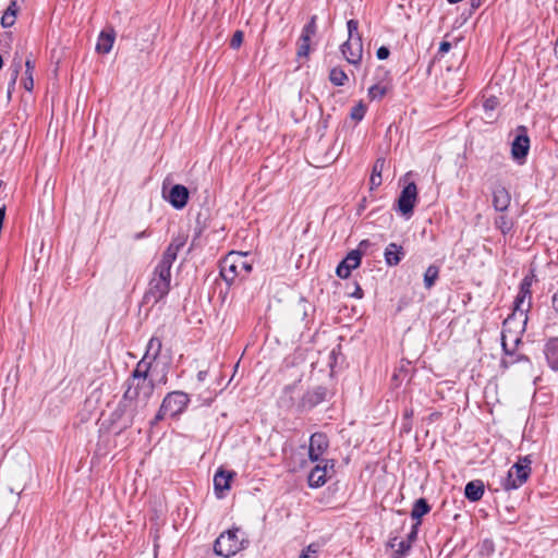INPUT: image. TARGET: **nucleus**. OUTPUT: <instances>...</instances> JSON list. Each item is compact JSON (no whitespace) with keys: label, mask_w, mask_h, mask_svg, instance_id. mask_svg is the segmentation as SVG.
I'll list each match as a JSON object with an SVG mask.
<instances>
[{"label":"nucleus","mask_w":558,"mask_h":558,"mask_svg":"<svg viewBox=\"0 0 558 558\" xmlns=\"http://www.w3.org/2000/svg\"><path fill=\"white\" fill-rule=\"evenodd\" d=\"M483 547L489 550H494V544L490 539H485L483 542Z\"/></svg>","instance_id":"58"},{"label":"nucleus","mask_w":558,"mask_h":558,"mask_svg":"<svg viewBox=\"0 0 558 558\" xmlns=\"http://www.w3.org/2000/svg\"><path fill=\"white\" fill-rule=\"evenodd\" d=\"M206 376H207V371H199V372L197 373V379H198V381H203V380H205Z\"/></svg>","instance_id":"59"},{"label":"nucleus","mask_w":558,"mask_h":558,"mask_svg":"<svg viewBox=\"0 0 558 558\" xmlns=\"http://www.w3.org/2000/svg\"><path fill=\"white\" fill-rule=\"evenodd\" d=\"M244 34L242 31H235L230 40V48L239 49L243 43Z\"/></svg>","instance_id":"43"},{"label":"nucleus","mask_w":558,"mask_h":558,"mask_svg":"<svg viewBox=\"0 0 558 558\" xmlns=\"http://www.w3.org/2000/svg\"><path fill=\"white\" fill-rule=\"evenodd\" d=\"M189 201V190L182 184H175L170 189L168 202L175 209H182Z\"/></svg>","instance_id":"17"},{"label":"nucleus","mask_w":558,"mask_h":558,"mask_svg":"<svg viewBox=\"0 0 558 558\" xmlns=\"http://www.w3.org/2000/svg\"><path fill=\"white\" fill-rule=\"evenodd\" d=\"M151 365L153 363L142 357L137 362L135 368L133 369L128 380H131V383H134V380H148V374L151 368Z\"/></svg>","instance_id":"24"},{"label":"nucleus","mask_w":558,"mask_h":558,"mask_svg":"<svg viewBox=\"0 0 558 558\" xmlns=\"http://www.w3.org/2000/svg\"><path fill=\"white\" fill-rule=\"evenodd\" d=\"M347 27L349 33L348 40L356 43L357 35H360L357 32L359 22L356 20L351 19L347 22Z\"/></svg>","instance_id":"39"},{"label":"nucleus","mask_w":558,"mask_h":558,"mask_svg":"<svg viewBox=\"0 0 558 558\" xmlns=\"http://www.w3.org/2000/svg\"><path fill=\"white\" fill-rule=\"evenodd\" d=\"M116 39V32L113 28L101 31L96 44V51L99 53H109L112 49Z\"/></svg>","instance_id":"20"},{"label":"nucleus","mask_w":558,"mask_h":558,"mask_svg":"<svg viewBox=\"0 0 558 558\" xmlns=\"http://www.w3.org/2000/svg\"><path fill=\"white\" fill-rule=\"evenodd\" d=\"M439 278V267L436 265H429L424 272V287L429 290L434 287Z\"/></svg>","instance_id":"31"},{"label":"nucleus","mask_w":558,"mask_h":558,"mask_svg":"<svg viewBox=\"0 0 558 558\" xmlns=\"http://www.w3.org/2000/svg\"><path fill=\"white\" fill-rule=\"evenodd\" d=\"M171 265L162 260L156 264L142 299L143 305L151 308L167 298L171 290Z\"/></svg>","instance_id":"2"},{"label":"nucleus","mask_w":558,"mask_h":558,"mask_svg":"<svg viewBox=\"0 0 558 558\" xmlns=\"http://www.w3.org/2000/svg\"><path fill=\"white\" fill-rule=\"evenodd\" d=\"M363 290L361 289L360 286H356L355 288V291L352 293V296L356 298V299H362L363 298Z\"/></svg>","instance_id":"54"},{"label":"nucleus","mask_w":558,"mask_h":558,"mask_svg":"<svg viewBox=\"0 0 558 558\" xmlns=\"http://www.w3.org/2000/svg\"><path fill=\"white\" fill-rule=\"evenodd\" d=\"M294 390H295V385H288L283 388L282 395L278 399V403H279L280 408L289 410L294 405V397H293Z\"/></svg>","instance_id":"30"},{"label":"nucleus","mask_w":558,"mask_h":558,"mask_svg":"<svg viewBox=\"0 0 558 558\" xmlns=\"http://www.w3.org/2000/svg\"><path fill=\"white\" fill-rule=\"evenodd\" d=\"M329 447V440L325 433L316 432L311 435L308 444V458L312 462L324 460L322 456Z\"/></svg>","instance_id":"12"},{"label":"nucleus","mask_w":558,"mask_h":558,"mask_svg":"<svg viewBox=\"0 0 558 558\" xmlns=\"http://www.w3.org/2000/svg\"><path fill=\"white\" fill-rule=\"evenodd\" d=\"M166 416H169L167 412H161V407L157 411L155 417L150 421V425L154 426L158 424L160 421H162Z\"/></svg>","instance_id":"47"},{"label":"nucleus","mask_w":558,"mask_h":558,"mask_svg":"<svg viewBox=\"0 0 558 558\" xmlns=\"http://www.w3.org/2000/svg\"><path fill=\"white\" fill-rule=\"evenodd\" d=\"M162 349V341L159 337L153 336L146 347L144 359L154 363L160 355Z\"/></svg>","instance_id":"26"},{"label":"nucleus","mask_w":558,"mask_h":558,"mask_svg":"<svg viewBox=\"0 0 558 558\" xmlns=\"http://www.w3.org/2000/svg\"><path fill=\"white\" fill-rule=\"evenodd\" d=\"M190 396L181 390L168 392L161 402V412H167L170 417L181 415L190 404Z\"/></svg>","instance_id":"6"},{"label":"nucleus","mask_w":558,"mask_h":558,"mask_svg":"<svg viewBox=\"0 0 558 558\" xmlns=\"http://www.w3.org/2000/svg\"><path fill=\"white\" fill-rule=\"evenodd\" d=\"M507 328L508 327H504V330L501 333V347H502V350H504L506 356L513 357L514 356V348L511 349L508 345L507 339L509 336L506 333Z\"/></svg>","instance_id":"41"},{"label":"nucleus","mask_w":558,"mask_h":558,"mask_svg":"<svg viewBox=\"0 0 558 558\" xmlns=\"http://www.w3.org/2000/svg\"><path fill=\"white\" fill-rule=\"evenodd\" d=\"M532 460L530 456L519 457L518 461L508 470L500 481L504 490L510 492L520 488L532 474Z\"/></svg>","instance_id":"4"},{"label":"nucleus","mask_w":558,"mask_h":558,"mask_svg":"<svg viewBox=\"0 0 558 558\" xmlns=\"http://www.w3.org/2000/svg\"><path fill=\"white\" fill-rule=\"evenodd\" d=\"M341 52L349 63H360L363 52L361 35H357L356 43L350 40L344 41L341 45Z\"/></svg>","instance_id":"16"},{"label":"nucleus","mask_w":558,"mask_h":558,"mask_svg":"<svg viewBox=\"0 0 558 558\" xmlns=\"http://www.w3.org/2000/svg\"><path fill=\"white\" fill-rule=\"evenodd\" d=\"M451 49V44L449 41H441L440 45H439V48H438V52L440 54H445L447 52H449Z\"/></svg>","instance_id":"49"},{"label":"nucleus","mask_w":558,"mask_h":558,"mask_svg":"<svg viewBox=\"0 0 558 558\" xmlns=\"http://www.w3.org/2000/svg\"><path fill=\"white\" fill-rule=\"evenodd\" d=\"M531 310V300L527 296H522L518 293L513 302V312L505 319L504 327H509L517 318L522 323L521 332L524 330V326L527 322V313Z\"/></svg>","instance_id":"10"},{"label":"nucleus","mask_w":558,"mask_h":558,"mask_svg":"<svg viewBox=\"0 0 558 558\" xmlns=\"http://www.w3.org/2000/svg\"><path fill=\"white\" fill-rule=\"evenodd\" d=\"M233 472H228L219 469L214 476V487L219 498L222 497L221 493L230 489V482L233 477Z\"/></svg>","instance_id":"21"},{"label":"nucleus","mask_w":558,"mask_h":558,"mask_svg":"<svg viewBox=\"0 0 558 558\" xmlns=\"http://www.w3.org/2000/svg\"><path fill=\"white\" fill-rule=\"evenodd\" d=\"M317 33V15H312L308 22L303 26L301 34L312 38Z\"/></svg>","instance_id":"36"},{"label":"nucleus","mask_w":558,"mask_h":558,"mask_svg":"<svg viewBox=\"0 0 558 558\" xmlns=\"http://www.w3.org/2000/svg\"><path fill=\"white\" fill-rule=\"evenodd\" d=\"M544 354L547 361L548 366L558 372V338H550L545 347Z\"/></svg>","instance_id":"22"},{"label":"nucleus","mask_w":558,"mask_h":558,"mask_svg":"<svg viewBox=\"0 0 558 558\" xmlns=\"http://www.w3.org/2000/svg\"><path fill=\"white\" fill-rule=\"evenodd\" d=\"M534 279H535V274L533 271H531L520 282L519 293H521L522 296H527V300H532L531 288H532Z\"/></svg>","instance_id":"32"},{"label":"nucleus","mask_w":558,"mask_h":558,"mask_svg":"<svg viewBox=\"0 0 558 558\" xmlns=\"http://www.w3.org/2000/svg\"><path fill=\"white\" fill-rule=\"evenodd\" d=\"M185 242L186 238L183 235L172 238L171 242L162 253L161 258L159 260H162L172 266L178 257V253L185 245Z\"/></svg>","instance_id":"18"},{"label":"nucleus","mask_w":558,"mask_h":558,"mask_svg":"<svg viewBox=\"0 0 558 558\" xmlns=\"http://www.w3.org/2000/svg\"><path fill=\"white\" fill-rule=\"evenodd\" d=\"M25 66H26V70H25L26 77L24 80V88L28 92H32L34 88L33 72L35 70V61L27 58L25 61Z\"/></svg>","instance_id":"34"},{"label":"nucleus","mask_w":558,"mask_h":558,"mask_svg":"<svg viewBox=\"0 0 558 558\" xmlns=\"http://www.w3.org/2000/svg\"><path fill=\"white\" fill-rule=\"evenodd\" d=\"M499 105V100L496 96H489L486 98L483 102V108L485 112H492L494 111Z\"/></svg>","instance_id":"42"},{"label":"nucleus","mask_w":558,"mask_h":558,"mask_svg":"<svg viewBox=\"0 0 558 558\" xmlns=\"http://www.w3.org/2000/svg\"><path fill=\"white\" fill-rule=\"evenodd\" d=\"M363 253L360 250H352L347 256L338 264L336 275L341 279L350 277L351 271L357 268L361 264Z\"/></svg>","instance_id":"13"},{"label":"nucleus","mask_w":558,"mask_h":558,"mask_svg":"<svg viewBox=\"0 0 558 558\" xmlns=\"http://www.w3.org/2000/svg\"><path fill=\"white\" fill-rule=\"evenodd\" d=\"M514 357H515V355L513 357L506 356L505 359H507L508 361H513Z\"/></svg>","instance_id":"63"},{"label":"nucleus","mask_w":558,"mask_h":558,"mask_svg":"<svg viewBox=\"0 0 558 558\" xmlns=\"http://www.w3.org/2000/svg\"><path fill=\"white\" fill-rule=\"evenodd\" d=\"M492 204L496 211L506 213L511 204V194L508 189L501 184H495L492 187Z\"/></svg>","instance_id":"14"},{"label":"nucleus","mask_w":558,"mask_h":558,"mask_svg":"<svg viewBox=\"0 0 558 558\" xmlns=\"http://www.w3.org/2000/svg\"><path fill=\"white\" fill-rule=\"evenodd\" d=\"M530 150V137L525 126L518 128V134L511 143V157L519 165H523Z\"/></svg>","instance_id":"8"},{"label":"nucleus","mask_w":558,"mask_h":558,"mask_svg":"<svg viewBox=\"0 0 558 558\" xmlns=\"http://www.w3.org/2000/svg\"><path fill=\"white\" fill-rule=\"evenodd\" d=\"M494 225L504 235H507L513 229L514 222L506 213H500L494 219Z\"/></svg>","instance_id":"29"},{"label":"nucleus","mask_w":558,"mask_h":558,"mask_svg":"<svg viewBox=\"0 0 558 558\" xmlns=\"http://www.w3.org/2000/svg\"><path fill=\"white\" fill-rule=\"evenodd\" d=\"M399 542H400L399 541V536L398 535H392V533H391L390 536H389L387 546L390 547V548H396V546H397V544Z\"/></svg>","instance_id":"51"},{"label":"nucleus","mask_w":558,"mask_h":558,"mask_svg":"<svg viewBox=\"0 0 558 558\" xmlns=\"http://www.w3.org/2000/svg\"><path fill=\"white\" fill-rule=\"evenodd\" d=\"M122 400L112 413L113 417L122 418L120 432L133 425L135 416L144 411L155 390L153 380H126Z\"/></svg>","instance_id":"1"},{"label":"nucleus","mask_w":558,"mask_h":558,"mask_svg":"<svg viewBox=\"0 0 558 558\" xmlns=\"http://www.w3.org/2000/svg\"><path fill=\"white\" fill-rule=\"evenodd\" d=\"M329 81L335 86H343L348 81L345 72L341 68H332L329 72Z\"/></svg>","instance_id":"33"},{"label":"nucleus","mask_w":558,"mask_h":558,"mask_svg":"<svg viewBox=\"0 0 558 558\" xmlns=\"http://www.w3.org/2000/svg\"><path fill=\"white\" fill-rule=\"evenodd\" d=\"M420 526H421V524H417V523H414L412 525L411 531L408 534L407 539H405L407 542H410V546H412V544L416 541Z\"/></svg>","instance_id":"45"},{"label":"nucleus","mask_w":558,"mask_h":558,"mask_svg":"<svg viewBox=\"0 0 558 558\" xmlns=\"http://www.w3.org/2000/svg\"><path fill=\"white\" fill-rule=\"evenodd\" d=\"M166 416H169L167 412H161V407L157 411L155 417L150 421V425L154 426L158 424L160 421H162Z\"/></svg>","instance_id":"48"},{"label":"nucleus","mask_w":558,"mask_h":558,"mask_svg":"<svg viewBox=\"0 0 558 558\" xmlns=\"http://www.w3.org/2000/svg\"><path fill=\"white\" fill-rule=\"evenodd\" d=\"M150 235H151V232H150L148 229H146V230H144V231H141V232L135 233V234L133 235V239H134L135 241H138V240H142V239H145V238H149Z\"/></svg>","instance_id":"50"},{"label":"nucleus","mask_w":558,"mask_h":558,"mask_svg":"<svg viewBox=\"0 0 558 558\" xmlns=\"http://www.w3.org/2000/svg\"><path fill=\"white\" fill-rule=\"evenodd\" d=\"M327 395V389L323 386H317L313 390L306 391L299 403L301 411L311 410L322 403Z\"/></svg>","instance_id":"15"},{"label":"nucleus","mask_w":558,"mask_h":558,"mask_svg":"<svg viewBox=\"0 0 558 558\" xmlns=\"http://www.w3.org/2000/svg\"><path fill=\"white\" fill-rule=\"evenodd\" d=\"M485 486L483 481L474 480L469 482L464 488V496L468 500L475 502L482 499Z\"/></svg>","instance_id":"23"},{"label":"nucleus","mask_w":558,"mask_h":558,"mask_svg":"<svg viewBox=\"0 0 558 558\" xmlns=\"http://www.w3.org/2000/svg\"><path fill=\"white\" fill-rule=\"evenodd\" d=\"M390 56V50L388 47L386 46H381L377 49L376 51V57L379 59V60H386L388 59V57Z\"/></svg>","instance_id":"46"},{"label":"nucleus","mask_w":558,"mask_h":558,"mask_svg":"<svg viewBox=\"0 0 558 558\" xmlns=\"http://www.w3.org/2000/svg\"><path fill=\"white\" fill-rule=\"evenodd\" d=\"M432 507L425 498H418L414 501L411 518L415 521L414 523L422 524V518L430 511Z\"/></svg>","instance_id":"25"},{"label":"nucleus","mask_w":558,"mask_h":558,"mask_svg":"<svg viewBox=\"0 0 558 558\" xmlns=\"http://www.w3.org/2000/svg\"><path fill=\"white\" fill-rule=\"evenodd\" d=\"M417 202V187L414 182L408 183L398 197V210L409 218L413 214V209Z\"/></svg>","instance_id":"9"},{"label":"nucleus","mask_w":558,"mask_h":558,"mask_svg":"<svg viewBox=\"0 0 558 558\" xmlns=\"http://www.w3.org/2000/svg\"><path fill=\"white\" fill-rule=\"evenodd\" d=\"M519 362H529V357L526 355H523V354H515V357L513 361H508L507 359H502L501 360V365L506 368H508L509 366L515 364V363H519Z\"/></svg>","instance_id":"44"},{"label":"nucleus","mask_w":558,"mask_h":558,"mask_svg":"<svg viewBox=\"0 0 558 558\" xmlns=\"http://www.w3.org/2000/svg\"><path fill=\"white\" fill-rule=\"evenodd\" d=\"M520 342H521V337H520V335H513V343H514V347H515V345H518Z\"/></svg>","instance_id":"60"},{"label":"nucleus","mask_w":558,"mask_h":558,"mask_svg":"<svg viewBox=\"0 0 558 558\" xmlns=\"http://www.w3.org/2000/svg\"><path fill=\"white\" fill-rule=\"evenodd\" d=\"M371 246V242L368 240H362L360 243H359V246L356 250H360L362 253L365 252V250Z\"/></svg>","instance_id":"53"},{"label":"nucleus","mask_w":558,"mask_h":558,"mask_svg":"<svg viewBox=\"0 0 558 558\" xmlns=\"http://www.w3.org/2000/svg\"><path fill=\"white\" fill-rule=\"evenodd\" d=\"M19 5L15 0L11 1L7 10L3 12L1 16V25L2 27H11L14 25L16 20V14L19 12Z\"/></svg>","instance_id":"28"},{"label":"nucleus","mask_w":558,"mask_h":558,"mask_svg":"<svg viewBox=\"0 0 558 558\" xmlns=\"http://www.w3.org/2000/svg\"><path fill=\"white\" fill-rule=\"evenodd\" d=\"M252 270L253 262L247 253L230 252L219 263V275L229 287L246 279Z\"/></svg>","instance_id":"3"},{"label":"nucleus","mask_w":558,"mask_h":558,"mask_svg":"<svg viewBox=\"0 0 558 558\" xmlns=\"http://www.w3.org/2000/svg\"><path fill=\"white\" fill-rule=\"evenodd\" d=\"M239 527H232L222 532L214 543V553L223 558H230L245 548L247 541L240 538Z\"/></svg>","instance_id":"5"},{"label":"nucleus","mask_w":558,"mask_h":558,"mask_svg":"<svg viewBox=\"0 0 558 558\" xmlns=\"http://www.w3.org/2000/svg\"><path fill=\"white\" fill-rule=\"evenodd\" d=\"M317 464L311 470L307 482L311 488H318L326 484L330 477L329 472L333 471L335 460L316 461Z\"/></svg>","instance_id":"7"},{"label":"nucleus","mask_w":558,"mask_h":558,"mask_svg":"<svg viewBox=\"0 0 558 558\" xmlns=\"http://www.w3.org/2000/svg\"><path fill=\"white\" fill-rule=\"evenodd\" d=\"M365 112H366V108H365V106H364L362 102H360V104L355 105V106L351 109L350 117H351L353 120L361 121V120L364 118Z\"/></svg>","instance_id":"40"},{"label":"nucleus","mask_w":558,"mask_h":558,"mask_svg":"<svg viewBox=\"0 0 558 558\" xmlns=\"http://www.w3.org/2000/svg\"><path fill=\"white\" fill-rule=\"evenodd\" d=\"M551 302H553L554 310L558 313V289H557V292L554 293Z\"/></svg>","instance_id":"56"},{"label":"nucleus","mask_w":558,"mask_h":558,"mask_svg":"<svg viewBox=\"0 0 558 558\" xmlns=\"http://www.w3.org/2000/svg\"><path fill=\"white\" fill-rule=\"evenodd\" d=\"M377 82L373 84L368 90L367 96L369 100H381L389 90L390 73L383 66L376 70Z\"/></svg>","instance_id":"11"},{"label":"nucleus","mask_w":558,"mask_h":558,"mask_svg":"<svg viewBox=\"0 0 558 558\" xmlns=\"http://www.w3.org/2000/svg\"><path fill=\"white\" fill-rule=\"evenodd\" d=\"M299 558H316V557H310L307 553H302Z\"/></svg>","instance_id":"62"},{"label":"nucleus","mask_w":558,"mask_h":558,"mask_svg":"<svg viewBox=\"0 0 558 558\" xmlns=\"http://www.w3.org/2000/svg\"><path fill=\"white\" fill-rule=\"evenodd\" d=\"M385 163H386V160L383 157H379L375 160V162L373 165L371 178H369L371 190L377 189L378 186L381 185V182H383L381 173H383Z\"/></svg>","instance_id":"27"},{"label":"nucleus","mask_w":558,"mask_h":558,"mask_svg":"<svg viewBox=\"0 0 558 558\" xmlns=\"http://www.w3.org/2000/svg\"><path fill=\"white\" fill-rule=\"evenodd\" d=\"M22 69V60H15L13 61V64L11 66V82H10V85H9V90H8V95L9 97L11 96V88H14V85L16 83V80L19 77V74H20V71Z\"/></svg>","instance_id":"37"},{"label":"nucleus","mask_w":558,"mask_h":558,"mask_svg":"<svg viewBox=\"0 0 558 558\" xmlns=\"http://www.w3.org/2000/svg\"><path fill=\"white\" fill-rule=\"evenodd\" d=\"M472 10H477L482 5V0H470Z\"/></svg>","instance_id":"57"},{"label":"nucleus","mask_w":558,"mask_h":558,"mask_svg":"<svg viewBox=\"0 0 558 558\" xmlns=\"http://www.w3.org/2000/svg\"><path fill=\"white\" fill-rule=\"evenodd\" d=\"M404 256L405 251L403 246L395 242L389 243L384 252L385 262L390 267L399 265Z\"/></svg>","instance_id":"19"},{"label":"nucleus","mask_w":558,"mask_h":558,"mask_svg":"<svg viewBox=\"0 0 558 558\" xmlns=\"http://www.w3.org/2000/svg\"><path fill=\"white\" fill-rule=\"evenodd\" d=\"M159 383L163 384V385L167 383V375L166 374L161 376V378L159 379Z\"/></svg>","instance_id":"61"},{"label":"nucleus","mask_w":558,"mask_h":558,"mask_svg":"<svg viewBox=\"0 0 558 558\" xmlns=\"http://www.w3.org/2000/svg\"><path fill=\"white\" fill-rule=\"evenodd\" d=\"M5 218V205H2L0 208V228L2 229L3 221Z\"/></svg>","instance_id":"55"},{"label":"nucleus","mask_w":558,"mask_h":558,"mask_svg":"<svg viewBox=\"0 0 558 558\" xmlns=\"http://www.w3.org/2000/svg\"><path fill=\"white\" fill-rule=\"evenodd\" d=\"M311 40H312V38H308L307 36H304L301 34V36L299 38L298 51H296V56L299 58H307L308 57L310 51H311Z\"/></svg>","instance_id":"35"},{"label":"nucleus","mask_w":558,"mask_h":558,"mask_svg":"<svg viewBox=\"0 0 558 558\" xmlns=\"http://www.w3.org/2000/svg\"><path fill=\"white\" fill-rule=\"evenodd\" d=\"M318 551V547L317 545L315 544H310L306 549H304L302 553H307L310 555V557H312V555L316 554Z\"/></svg>","instance_id":"52"},{"label":"nucleus","mask_w":558,"mask_h":558,"mask_svg":"<svg viewBox=\"0 0 558 558\" xmlns=\"http://www.w3.org/2000/svg\"><path fill=\"white\" fill-rule=\"evenodd\" d=\"M411 547L412 546H410V542H407L405 539H401L397 544L396 550L393 551L391 558H404L409 554Z\"/></svg>","instance_id":"38"}]
</instances>
